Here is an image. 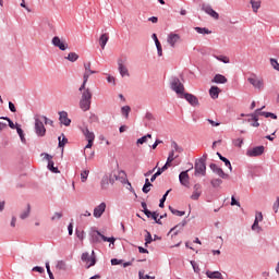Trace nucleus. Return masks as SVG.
Wrapping results in <instances>:
<instances>
[{
	"label": "nucleus",
	"instance_id": "obj_4",
	"mask_svg": "<svg viewBox=\"0 0 279 279\" xmlns=\"http://www.w3.org/2000/svg\"><path fill=\"white\" fill-rule=\"evenodd\" d=\"M82 134L85 136L86 141L88 142L85 146V149H90L93 147V144L95 143V133L90 130H88L87 126L81 128Z\"/></svg>",
	"mask_w": 279,
	"mask_h": 279
},
{
	"label": "nucleus",
	"instance_id": "obj_63",
	"mask_svg": "<svg viewBox=\"0 0 279 279\" xmlns=\"http://www.w3.org/2000/svg\"><path fill=\"white\" fill-rule=\"evenodd\" d=\"M121 263H122L121 259H117V258L111 259V265H121Z\"/></svg>",
	"mask_w": 279,
	"mask_h": 279
},
{
	"label": "nucleus",
	"instance_id": "obj_8",
	"mask_svg": "<svg viewBox=\"0 0 279 279\" xmlns=\"http://www.w3.org/2000/svg\"><path fill=\"white\" fill-rule=\"evenodd\" d=\"M171 88L179 95V97H182L184 95V85L182 82H180L179 78H173L171 82Z\"/></svg>",
	"mask_w": 279,
	"mask_h": 279
},
{
	"label": "nucleus",
	"instance_id": "obj_54",
	"mask_svg": "<svg viewBox=\"0 0 279 279\" xmlns=\"http://www.w3.org/2000/svg\"><path fill=\"white\" fill-rule=\"evenodd\" d=\"M41 119L45 121L46 125H53V122L50 119H48L47 117L43 116Z\"/></svg>",
	"mask_w": 279,
	"mask_h": 279
},
{
	"label": "nucleus",
	"instance_id": "obj_28",
	"mask_svg": "<svg viewBox=\"0 0 279 279\" xmlns=\"http://www.w3.org/2000/svg\"><path fill=\"white\" fill-rule=\"evenodd\" d=\"M32 213V206L27 205L26 209L20 215V219H27Z\"/></svg>",
	"mask_w": 279,
	"mask_h": 279
},
{
	"label": "nucleus",
	"instance_id": "obj_36",
	"mask_svg": "<svg viewBox=\"0 0 279 279\" xmlns=\"http://www.w3.org/2000/svg\"><path fill=\"white\" fill-rule=\"evenodd\" d=\"M172 151H177L178 154H182L184 150L180 145H178L175 142L171 143Z\"/></svg>",
	"mask_w": 279,
	"mask_h": 279
},
{
	"label": "nucleus",
	"instance_id": "obj_27",
	"mask_svg": "<svg viewBox=\"0 0 279 279\" xmlns=\"http://www.w3.org/2000/svg\"><path fill=\"white\" fill-rule=\"evenodd\" d=\"M66 60H69V62H77V60H80V56L76 52H70Z\"/></svg>",
	"mask_w": 279,
	"mask_h": 279
},
{
	"label": "nucleus",
	"instance_id": "obj_33",
	"mask_svg": "<svg viewBox=\"0 0 279 279\" xmlns=\"http://www.w3.org/2000/svg\"><path fill=\"white\" fill-rule=\"evenodd\" d=\"M58 141H59V147H64V145H66V143H69V140L66 138V136H64V134L59 136Z\"/></svg>",
	"mask_w": 279,
	"mask_h": 279
},
{
	"label": "nucleus",
	"instance_id": "obj_53",
	"mask_svg": "<svg viewBox=\"0 0 279 279\" xmlns=\"http://www.w3.org/2000/svg\"><path fill=\"white\" fill-rule=\"evenodd\" d=\"M56 219H62V213H56V214L51 217V221H56Z\"/></svg>",
	"mask_w": 279,
	"mask_h": 279
},
{
	"label": "nucleus",
	"instance_id": "obj_60",
	"mask_svg": "<svg viewBox=\"0 0 279 279\" xmlns=\"http://www.w3.org/2000/svg\"><path fill=\"white\" fill-rule=\"evenodd\" d=\"M255 221H257V222L263 221V213L258 211L256 214Z\"/></svg>",
	"mask_w": 279,
	"mask_h": 279
},
{
	"label": "nucleus",
	"instance_id": "obj_39",
	"mask_svg": "<svg viewBox=\"0 0 279 279\" xmlns=\"http://www.w3.org/2000/svg\"><path fill=\"white\" fill-rule=\"evenodd\" d=\"M57 269H60L61 271H66V262L59 260L57 263Z\"/></svg>",
	"mask_w": 279,
	"mask_h": 279
},
{
	"label": "nucleus",
	"instance_id": "obj_22",
	"mask_svg": "<svg viewBox=\"0 0 279 279\" xmlns=\"http://www.w3.org/2000/svg\"><path fill=\"white\" fill-rule=\"evenodd\" d=\"M90 100H84L81 98L80 100V108L83 110V112H87V110H90Z\"/></svg>",
	"mask_w": 279,
	"mask_h": 279
},
{
	"label": "nucleus",
	"instance_id": "obj_34",
	"mask_svg": "<svg viewBox=\"0 0 279 279\" xmlns=\"http://www.w3.org/2000/svg\"><path fill=\"white\" fill-rule=\"evenodd\" d=\"M210 184H211V186H213L214 189H219V185H220V184H223V180H221V179H213V180L210 181Z\"/></svg>",
	"mask_w": 279,
	"mask_h": 279
},
{
	"label": "nucleus",
	"instance_id": "obj_62",
	"mask_svg": "<svg viewBox=\"0 0 279 279\" xmlns=\"http://www.w3.org/2000/svg\"><path fill=\"white\" fill-rule=\"evenodd\" d=\"M209 168L211 169V171H214V173H216V171L219 169L217 163H210Z\"/></svg>",
	"mask_w": 279,
	"mask_h": 279
},
{
	"label": "nucleus",
	"instance_id": "obj_51",
	"mask_svg": "<svg viewBox=\"0 0 279 279\" xmlns=\"http://www.w3.org/2000/svg\"><path fill=\"white\" fill-rule=\"evenodd\" d=\"M156 47L158 56H162V45H160V41H157Z\"/></svg>",
	"mask_w": 279,
	"mask_h": 279
},
{
	"label": "nucleus",
	"instance_id": "obj_11",
	"mask_svg": "<svg viewBox=\"0 0 279 279\" xmlns=\"http://www.w3.org/2000/svg\"><path fill=\"white\" fill-rule=\"evenodd\" d=\"M52 45L53 47H58V49H60L61 51H66L69 49V44L62 41L58 36H54L52 38Z\"/></svg>",
	"mask_w": 279,
	"mask_h": 279
},
{
	"label": "nucleus",
	"instance_id": "obj_18",
	"mask_svg": "<svg viewBox=\"0 0 279 279\" xmlns=\"http://www.w3.org/2000/svg\"><path fill=\"white\" fill-rule=\"evenodd\" d=\"M80 92L82 93L81 99H84V100H87V101H92L93 100V93L90 92L89 88H86V85Z\"/></svg>",
	"mask_w": 279,
	"mask_h": 279
},
{
	"label": "nucleus",
	"instance_id": "obj_21",
	"mask_svg": "<svg viewBox=\"0 0 279 279\" xmlns=\"http://www.w3.org/2000/svg\"><path fill=\"white\" fill-rule=\"evenodd\" d=\"M108 40H110V35L108 33H105L99 38V45L101 49H106V45H108Z\"/></svg>",
	"mask_w": 279,
	"mask_h": 279
},
{
	"label": "nucleus",
	"instance_id": "obj_35",
	"mask_svg": "<svg viewBox=\"0 0 279 279\" xmlns=\"http://www.w3.org/2000/svg\"><path fill=\"white\" fill-rule=\"evenodd\" d=\"M150 186H153L151 182H149V179H146L145 180V184H144V186L142 189L143 193H149V191H150L149 187Z\"/></svg>",
	"mask_w": 279,
	"mask_h": 279
},
{
	"label": "nucleus",
	"instance_id": "obj_7",
	"mask_svg": "<svg viewBox=\"0 0 279 279\" xmlns=\"http://www.w3.org/2000/svg\"><path fill=\"white\" fill-rule=\"evenodd\" d=\"M93 256H90L88 253L82 254V260L83 263H86V268L90 269V267H95L97 259L95 258V252L93 251Z\"/></svg>",
	"mask_w": 279,
	"mask_h": 279
},
{
	"label": "nucleus",
	"instance_id": "obj_64",
	"mask_svg": "<svg viewBox=\"0 0 279 279\" xmlns=\"http://www.w3.org/2000/svg\"><path fill=\"white\" fill-rule=\"evenodd\" d=\"M278 208H279V198H278V201L274 204L272 210H275V213H278Z\"/></svg>",
	"mask_w": 279,
	"mask_h": 279
},
{
	"label": "nucleus",
	"instance_id": "obj_55",
	"mask_svg": "<svg viewBox=\"0 0 279 279\" xmlns=\"http://www.w3.org/2000/svg\"><path fill=\"white\" fill-rule=\"evenodd\" d=\"M145 241H146V245L151 243V241H154V239L151 238V233L147 232V235L145 238Z\"/></svg>",
	"mask_w": 279,
	"mask_h": 279
},
{
	"label": "nucleus",
	"instance_id": "obj_31",
	"mask_svg": "<svg viewBox=\"0 0 279 279\" xmlns=\"http://www.w3.org/2000/svg\"><path fill=\"white\" fill-rule=\"evenodd\" d=\"M194 29H195V32H197V34H203V35L213 34V32L210 29L206 28V27L197 26Z\"/></svg>",
	"mask_w": 279,
	"mask_h": 279
},
{
	"label": "nucleus",
	"instance_id": "obj_43",
	"mask_svg": "<svg viewBox=\"0 0 279 279\" xmlns=\"http://www.w3.org/2000/svg\"><path fill=\"white\" fill-rule=\"evenodd\" d=\"M90 173V170H84L81 172V182H86L88 180V174Z\"/></svg>",
	"mask_w": 279,
	"mask_h": 279
},
{
	"label": "nucleus",
	"instance_id": "obj_19",
	"mask_svg": "<svg viewBox=\"0 0 279 279\" xmlns=\"http://www.w3.org/2000/svg\"><path fill=\"white\" fill-rule=\"evenodd\" d=\"M180 41V35L175 33H170L168 35V44L172 47H175V43Z\"/></svg>",
	"mask_w": 279,
	"mask_h": 279
},
{
	"label": "nucleus",
	"instance_id": "obj_52",
	"mask_svg": "<svg viewBox=\"0 0 279 279\" xmlns=\"http://www.w3.org/2000/svg\"><path fill=\"white\" fill-rule=\"evenodd\" d=\"M46 269H47V272H48V276L50 279H54L53 278V272H51V268L49 266V263H46Z\"/></svg>",
	"mask_w": 279,
	"mask_h": 279
},
{
	"label": "nucleus",
	"instance_id": "obj_48",
	"mask_svg": "<svg viewBox=\"0 0 279 279\" xmlns=\"http://www.w3.org/2000/svg\"><path fill=\"white\" fill-rule=\"evenodd\" d=\"M190 263H191V265H192V267L194 269V272L195 274H199V271H201L199 265H197L195 260H191Z\"/></svg>",
	"mask_w": 279,
	"mask_h": 279
},
{
	"label": "nucleus",
	"instance_id": "obj_15",
	"mask_svg": "<svg viewBox=\"0 0 279 279\" xmlns=\"http://www.w3.org/2000/svg\"><path fill=\"white\" fill-rule=\"evenodd\" d=\"M59 121L62 125H65V128L71 125V119H69V113L66 111L59 112Z\"/></svg>",
	"mask_w": 279,
	"mask_h": 279
},
{
	"label": "nucleus",
	"instance_id": "obj_44",
	"mask_svg": "<svg viewBox=\"0 0 279 279\" xmlns=\"http://www.w3.org/2000/svg\"><path fill=\"white\" fill-rule=\"evenodd\" d=\"M169 210L172 213V215H177V217H184V215H185L184 211L173 209V207H169Z\"/></svg>",
	"mask_w": 279,
	"mask_h": 279
},
{
	"label": "nucleus",
	"instance_id": "obj_57",
	"mask_svg": "<svg viewBox=\"0 0 279 279\" xmlns=\"http://www.w3.org/2000/svg\"><path fill=\"white\" fill-rule=\"evenodd\" d=\"M252 230H258V232H260V226H258V221L254 220V223L252 226Z\"/></svg>",
	"mask_w": 279,
	"mask_h": 279
},
{
	"label": "nucleus",
	"instance_id": "obj_25",
	"mask_svg": "<svg viewBox=\"0 0 279 279\" xmlns=\"http://www.w3.org/2000/svg\"><path fill=\"white\" fill-rule=\"evenodd\" d=\"M213 82H215V84H226L228 82V78H226V76L221 74H216Z\"/></svg>",
	"mask_w": 279,
	"mask_h": 279
},
{
	"label": "nucleus",
	"instance_id": "obj_29",
	"mask_svg": "<svg viewBox=\"0 0 279 279\" xmlns=\"http://www.w3.org/2000/svg\"><path fill=\"white\" fill-rule=\"evenodd\" d=\"M215 173L219 175V178H222V180H228V178H230V175L226 173L221 168H218Z\"/></svg>",
	"mask_w": 279,
	"mask_h": 279
},
{
	"label": "nucleus",
	"instance_id": "obj_6",
	"mask_svg": "<svg viewBox=\"0 0 279 279\" xmlns=\"http://www.w3.org/2000/svg\"><path fill=\"white\" fill-rule=\"evenodd\" d=\"M90 66H92L90 62L84 63L85 72L83 75V84L81 85L78 90H82L84 86H86V84L88 83V77H90V75H95V73H97V71L90 70Z\"/></svg>",
	"mask_w": 279,
	"mask_h": 279
},
{
	"label": "nucleus",
	"instance_id": "obj_38",
	"mask_svg": "<svg viewBox=\"0 0 279 279\" xmlns=\"http://www.w3.org/2000/svg\"><path fill=\"white\" fill-rule=\"evenodd\" d=\"M263 108H265V107H263ZM263 108L256 109L255 114H257V117H265L266 119H269V112L262 111Z\"/></svg>",
	"mask_w": 279,
	"mask_h": 279
},
{
	"label": "nucleus",
	"instance_id": "obj_14",
	"mask_svg": "<svg viewBox=\"0 0 279 279\" xmlns=\"http://www.w3.org/2000/svg\"><path fill=\"white\" fill-rule=\"evenodd\" d=\"M106 213V203H100L94 208V217L96 219H101V216Z\"/></svg>",
	"mask_w": 279,
	"mask_h": 279
},
{
	"label": "nucleus",
	"instance_id": "obj_32",
	"mask_svg": "<svg viewBox=\"0 0 279 279\" xmlns=\"http://www.w3.org/2000/svg\"><path fill=\"white\" fill-rule=\"evenodd\" d=\"M131 111H132V108H130V106H124L121 108V112H122L123 117H125V119H128L130 117Z\"/></svg>",
	"mask_w": 279,
	"mask_h": 279
},
{
	"label": "nucleus",
	"instance_id": "obj_20",
	"mask_svg": "<svg viewBox=\"0 0 279 279\" xmlns=\"http://www.w3.org/2000/svg\"><path fill=\"white\" fill-rule=\"evenodd\" d=\"M46 158L48 159V169L52 172V173H60V170H58L57 167H54L53 161L51 160V157L49 154H46Z\"/></svg>",
	"mask_w": 279,
	"mask_h": 279
},
{
	"label": "nucleus",
	"instance_id": "obj_26",
	"mask_svg": "<svg viewBox=\"0 0 279 279\" xmlns=\"http://www.w3.org/2000/svg\"><path fill=\"white\" fill-rule=\"evenodd\" d=\"M251 119H248V122L250 121H253L252 123H251V125H252V128H260V123H258V114H256V113H253V114H251Z\"/></svg>",
	"mask_w": 279,
	"mask_h": 279
},
{
	"label": "nucleus",
	"instance_id": "obj_45",
	"mask_svg": "<svg viewBox=\"0 0 279 279\" xmlns=\"http://www.w3.org/2000/svg\"><path fill=\"white\" fill-rule=\"evenodd\" d=\"M251 5L253 8V12H258V9L260 8V2L251 0Z\"/></svg>",
	"mask_w": 279,
	"mask_h": 279
},
{
	"label": "nucleus",
	"instance_id": "obj_23",
	"mask_svg": "<svg viewBox=\"0 0 279 279\" xmlns=\"http://www.w3.org/2000/svg\"><path fill=\"white\" fill-rule=\"evenodd\" d=\"M219 93H221V89H219L217 86H211L209 89L211 99H219Z\"/></svg>",
	"mask_w": 279,
	"mask_h": 279
},
{
	"label": "nucleus",
	"instance_id": "obj_42",
	"mask_svg": "<svg viewBox=\"0 0 279 279\" xmlns=\"http://www.w3.org/2000/svg\"><path fill=\"white\" fill-rule=\"evenodd\" d=\"M169 193H171V190H168L160 199L159 208H165V202H167V196L169 195Z\"/></svg>",
	"mask_w": 279,
	"mask_h": 279
},
{
	"label": "nucleus",
	"instance_id": "obj_46",
	"mask_svg": "<svg viewBox=\"0 0 279 279\" xmlns=\"http://www.w3.org/2000/svg\"><path fill=\"white\" fill-rule=\"evenodd\" d=\"M100 184L101 189H108V185L110 184V180L108 179V177H104Z\"/></svg>",
	"mask_w": 279,
	"mask_h": 279
},
{
	"label": "nucleus",
	"instance_id": "obj_16",
	"mask_svg": "<svg viewBox=\"0 0 279 279\" xmlns=\"http://www.w3.org/2000/svg\"><path fill=\"white\" fill-rule=\"evenodd\" d=\"M179 180H180V183L182 184V186H189L190 180H191L189 177V170L182 171L179 174Z\"/></svg>",
	"mask_w": 279,
	"mask_h": 279
},
{
	"label": "nucleus",
	"instance_id": "obj_3",
	"mask_svg": "<svg viewBox=\"0 0 279 279\" xmlns=\"http://www.w3.org/2000/svg\"><path fill=\"white\" fill-rule=\"evenodd\" d=\"M128 57H120L118 59V71L121 77H130V70H128Z\"/></svg>",
	"mask_w": 279,
	"mask_h": 279
},
{
	"label": "nucleus",
	"instance_id": "obj_59",
	"mask_svg": "<svg viewBox=\"0 0 279 279\" xmlns=\"http://www.w3.org/2000/svg\"><path fill=\"white\" fill-rule=\"evenodd\" d=\"M144 143H147V136H143L137 140V145H143Z\"/></svg>",
	"mask_w": 279,
	"mask_h": 279
},
{
	"label": "nucleus",
	"instance_id": "obj_5",
	"mask_svg": "<svg viewBox=\"0 0 279 279\" xmlns=\"http://www.w3.org/2000/svg\"><path fill=\"white\" fill-rule=\"evenodd\" d=\"M92 243H101V240L108 243H114V238H108L99 231H93L92 234Z\"/></svg>",
	"mask_w": 279,
	"mask_h": 279
},
{
	"label": "nucleus",
	"instance_id": "obj_37",
	"mask_svg": "<svg viewBox=\"0 0 279 279\" xmlns=\"http://www.w3.org/2000/svg\"><path fill=\"white\" fill-rule=\"evenodd\" d=\"M175 158H178V155H175V150H170L167 162L171 165V162H173Z\"/></svg>",
	"mask_w": 279,
	"mask_h": 279
},
{
	"label": "nucleus",
	"instance_id": "obj_58",
	"mask_svg": "<svg viewBox=\"0 0 279 279\" xmlns=\"http://www.w3.org/2000/svg\"><path fill=\"white\" fill-rule=\"evenodd\" d=\"M33 271H38V274H44L45 268H43V267H40V266H35V267L33 268Z\"/></svg>",
	"mask_w": 279,
	"mask_h": 279
},
{
	"label": "nucleus",
	"instance_id": "obj_61",
	"mask_svg": "<svg viewBox=\"0 0 279 279\" xmlns=\"http://www.w3.org/2000/svg\"><path fill=\"white\" fill-rule=\"evenodd\" d=\"M9 110H11V112H16V107L12 101H9Z\"/></svg>",
	"mask_w": 279,
	"mask_h": 279
},
{
	"label": "nucleus",
	"instance_id": "obj_13",
	"mask_svg": "<svg viewBox=\"0 0 279 279\" xmlns=\"http://www.w3.org/2000/svg\"><path fill=\"white\" fill-rule=\"evenodd\" d=\"M181 99H185L189 104H191L194 107L199 106V100L197 99V96L193 94L184 93Z\"/></svg>",
	"mask_w": 279,
	"mask_h": 279
},
{
	"label": "nucleus",
	"instance_id": "obj_40",
	"mask_svg": "<svg viewBox=\"0 0 279 279\" xmlns=\"http://www.w3.org/2000/svg\"><path fill=\"white\" fill-rule=\"evenodd\" d=\"M216 60H219V62H223L225 64L230 63V58L226 56H215Z\"/></svg>",
	"mask_w": 279,
	"mask_h": 279
},
{
	"label": "nucleus",
	"instance_id": "obj_50",
	"mask_svg": "<svg viewBox=\"0 0 279 279\" xmlns=\"http://www.w3.org/2000/svg\"><path fill=\"white\" fill-rule=\"evenodd\" d=\"M233 145L235 147H241L243 145V140L242 138H236L233 141Z\"/></svg>",
	"mask_w": 279,
	"mask_h": 279
},
{
	"label": "nucleus",
	"instance_id": "obj_49",
	"mask_svg": "<svg viewBox=\"0 0 279 279\" xmlns=\"http://www.w3.org/2000/svg\"><path fill=\"white\" fill-rule=\"evenodd\" d=\"M119 178L121 179V182H125V180L128 179V174L125 173V171H120Z\"/></svg>",
	"mask_w": 279,
	"mask_h": 279
},
{
	"label": "nucleus",
	"instance_id": "obj_41",
	"mask_svg": "<svg viewBox=\"0 0 279 279\" xmlns=\"http://www.w3.org/2000/svg\"><path fill=\"white\" fill-rule=\"evenodd\" d=\"M184 226H185L184 222L179 223V225H177L175 227H173V228L170 230V232H174V234L177 235L178 232H180V230H182V228H184Z\"/></svg>",
	"mask_w": 279,
	"mask_h": 279
},
{
	"label": "nucleus",
	"instance_id": "obj_1",
	"mask_svg": "<svg viewBox=\"0 0 279 279\" xmlns=\"http://www.w3.org/2000/svg\"><path fill=\"white\" fill-rule=\"evenodd\" d=\"M247 82L250 85L255 88V90H258L259 93L262 90H265V80L256 74H251L247 78Z\"/></svg>",
	"mask_w": 279,
	"mask_h": 279
},
{
	"label": "nucleus",
	"instance_id": "obj_9",
	"mask_svg": "<svg viewBox=\"0 0 279 279\" xmlns=\"http://www.w3.org/2000/svg\"><path fill=\"white\" fill-rule=\"evenodd\" d=\"M202 10L203 12L211 16V19H215V21H219V13H217V11H215L213 7H210V4L203 3Z\"/></svg>",
	"mask_w": 279,
	"mask_h": 279
},
{
	"label": "nucleus",
	"instance_id": "obj_2",
	"mask_svg": "<svg viewBox=\"0 0 279 279\" xmlns=\"http://www.w3.org/2000/svg\"><path fill=\"white\" fill-rule=\"evenodd\" d=\"M208 158V155H203L202 158L197 159L195 161V175H206V159Z\"/></svg>",
	"mask_w": 279,
	"mask_h": 279
},
{
	"label": "nucleus",
	"instance_id": "obj_17",
	"mask_svg": "<svg viewBox=\"0 0 279 279\" xmlns=\"http://www.w3.org/2000/svg\"><path fill=\"white\" fill-rule=\"evenodd\" d=\"M201 196H202V185L199 183H196L194 185V191L191 195V199L196 201V199H199Z\"/></svg>",
	"mask_w": 279,
	"mask_h": 279
},
{
	"label": "nucleus",
	"instance_id": "obj_10",
	"mask_svg": "<svg viewBox=\"0 0 279 279\" xmlns=\"http://www.w3.org/2000/svg\"><path fill=\"white\" fill-rule=\"evenodd\" d=\"M35 132L37 136H45L47 134V129L40 119H35Z\"/></svg>",
	"mask_w": 279,
	"mask_h": 279
},
{
	"label": "nucleus",
	"instance_id": "obj_24",
	"mask_svg": "<svg viewBox=\"0 0 279 279\" xmlns=\"http://www.w3.org/2000/svg\"><path fill=\"white\" fill-rule=\"evenodd\" d=\"M206 276H207V278H210V279H222L223 278V275H221L219 271L207 270Z\"/></svg>",
	"mask_w": 279,
	"mask_h": 279
},
{
	"label": "nucleus",
	"instance_id": "obj_47",
	"mask_svg": "<svg viewBox=\"0 0 279 279\" xmlns=\"http://www.w3.org/2000/svg\"><path fill=\"white\" fill-rule=\"evenodd\" d=\"M270 64H271L272 69H275V71H279V63H278L277 59L271 58Z\"/></svg>",
	"mask_w": 279,
	"mask_h": 279
},
{
	"label": "nucleus",
	"instance_id": "obj_30",
	"mask_svg": "<svg viewBox=\"0 0 279 279\" xmlns=\"http://www.w3.org/2000/svg\"><path fill=\"white\" fill-rule=\"evenodd\" d=\"M217 156L219 159L225 162L226 167H229L230 171H232V163H230V160L228 158L223 157L221 154L217 153Z\"/></svg>",
	"mask_w": 279,
	"mask_h": 279
},
{
	"label": "nucleus",
	"instance_id": "obj_56",
	"mask_svg": "<svg viewBox=\"0 0 279 279\" xmlns=\"http://www.w3.org/2000/svg\"><path fill=\"white\" fill-rule=\"evenodd\" d=\"M231 206H241V203H239V201H236V198L234 196L231 197Z\"/></svg>",
	"mask_w": 279,
	"mask_h": 279
},
{
	"label": "nucleus",
	"instance_id": "obj_12",
	"mask_svg": "<svg viewBox=\"0 0 279 279\" xmlns=\"http://www.w3.org/2000/svg\"><path fill=\"white\" fill-rule=\"evenodd\" d=\"M263 154H265V146H257V147L251 148L246 153V155L250 156L251 158H254L256 156H263Z\"/></svg>",
	"mask_w": 279,
	"mask_h": 279
}]
</instances>
